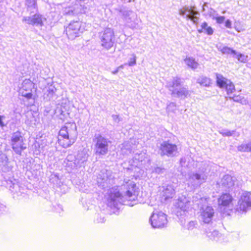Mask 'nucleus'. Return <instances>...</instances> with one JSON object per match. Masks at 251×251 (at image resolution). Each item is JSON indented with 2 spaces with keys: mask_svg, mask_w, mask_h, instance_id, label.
Here are the masks:
<instances>
[{
  "mask_svg": "<svg viewBox=\"0 0 251 251\" xmlns=\"http://www.w3.org/2000/svg\"><path fill=\"white\" fill-rule=\"evenodd\" d=\"M74 156L72 155H69L64 160V163L66 164V166H71L72 167V165H73V163L71 160L73 159Z\"/></svg>",
  "mask_w": 251,
  "mask_h": 251,
  "instance_id": "obj_35",
  "label": "nucleus"
},
{
  "mask_svg": "<svg viewBox=\"0 0 251 251\" xmlns=\"http://www.w3.org/2000/svg\"><path fill=\"white\" fill-rule=\"evenodd\" d=\"M225 17L224 16H219L216 18L217 23L222 24L225 21Z\"/></svg>",
  "mask_w": 251,
  "mask_h": 251,
  "instance_id": "obj_46",
  "label": "nucleus"
},
{
  "mask_svg": "<svg viewBox=\"0 0 251 251\" xmlns=\"http://www.w3.org/2000/svg\"><path fill=\"white\" fill-rule=\"evenodd\" d=\"M206 234L208 238L211 240H217L220 235L219 232L216 230L213 231H206Z\"/></svg>",
  "mask_w": 251,
  "mask_h": 251,
  "instance_id": "obj_32",
  "label": "nucleus"
},
{
  "mask_svg": "<svg viewBox=\"0 0 251 251\" xmlns=\"http://www.w3.org/2000/svg\"><path fill=\"white\" fill-rule=\"evenodd\" d=\"M29 16H24L22 19V22L29 25L36 26H42L44 25V21L46 18L42 15L37 13L30 14Z\"/></svg>",
  "mask_w": 251,
  "mask_h": 251,
  "instance_id": "obj_15",
  "label": "nucleus"
},
{
  "mask_svg": "<svg viewBox=\"0 0 251 251\" xmlns=\"http://www.w3.org/2000/svg\"><path fill=\"white\" fill-rule=\"evenodd\" d=\"M214 210L212 206H206L200 210V220L204 224H210L212 222L214 216Z\"/></svg>",
  "mask_w": 251,
  "mask_h": 251,
  "instance_id": "obj_17",
  "label": "nucleus"
},
{
  "mask_svg": "<svg viewBox=\"0 0 251 251\" xmlns=\"http://www.w3.org/2000/svg\"><path fill=\"white\" fill-rule=\"evenodd\" d=\"M120 15L126 22L128 26L131 28H136L138 25V20L137 14L132 10L126 8H121L119 10Z\"/></svg>",
  "mask_w": 251,
  "mask_h": 251,
  "instance_id": "obj_9",
  "label": "nucleus"
},
{
  "mask_svg": "<svg viewBox=\"0 0 251 251\" xmlns=\"http://www.w3.org/2000/svg\"><path fill=\"white\" fill-rule=\"evenodd\" d=\"M88 156L83 153H79L75 158L72 165V168H79L83 165V164L87 160Z\"/></svg>",
  "mask_w": 251,
  "mask_h": 251,
  "instance_id": "obj_24",
  "label": "nucleus"
},
{
  "mask_svg": "<svg viewBox=\"0 0 251 251\" xmlns=\"http://www.w3.org/2000/svg\"><path fill=\"white\" fill-rule=\"evenodd\" d=\"M5 119V117L4 115H0V127L3 128V127L6 126L8 124L7 122L5 123L4 120Z\"/></svg>",
  "mask_w": 251,
  "mask_h": 251,
  "instance_id": "obj_43",
  "label": "nucleus"
},
{
  "mask_svg": "<svg viewBox=\"0 0 251 251\" xmlns=\"http://www.w3.org/2000/svg\"><path fill=\"white\" fill-rule=\"evenodd\" d=\"M76 126L74 123H66L59 132V141L64 148L73 145L77 138Z\"/></svg>",
  "mask_w": 251,
  "mask_h": 251,
  "instance_id": "obj_2",
  "label": "nucleus"
},
{
  "mask_svg": "<svg viewBox=\"0 0 251 251\" xmlns=\"http://www.w3.org/2000/svg\"><path fill=\"white\" fill-rule=\"evenodd\" d=\"M136 185L135 182L128 178H125L122 189H126V192H120L118 186L110 188L108 189L105 196L107 201V205L112 209H119L123 204L132 206L136 204L137 198L135 194Z\"/></svg>",
  "mask_w": 251,
  "mask_h": 251,
  "instance_id": "obj_1",
  "label": "nucleus"
},
{
  "mask_svg": "<svg viewBox=\"0 0 251 251\" xmlns=\"http://www.w3.org/2000/svg\"><path fill=\"white\" fill-rule=\"evenodd\" d=\"M186 18L187 19L191 20L194 23H195V24L197 23L198 21L199 20V18L197 17V15L195 16V17H191L190 14H187L186 15Z\"/></svg>",
  "mask_w": 251,
  "mask_h": 251,
  "instance_id": "obj_44",
  "label": "nucleus"
},
{
  "mask_svg": "<svg viewBox=\"0 0 251 251\" xmlns=\"http://www.w3.org/2000/svg\"><path fill=\"white\" fill-rule=\"evenodd\" d=\"M94 151L97 155H105L108 152L110 141L100 133L95 134L93 139Z\"/></svg>",
  "mask_w": 251,
  "mask_h": 251,
  "instance_id": "obj_4",
  "label": "nucleus"
},
{
  "mask_svg": "<svg viewBox=\"0 0 251 251\" xmlns=\"http://www.w3.org/2000/svg\"><path fill=\"white\" fill-rule=\"evenodd\" d=\"M34 85V84L30 80L27 79L24 80L22 83V86L20 89V93L22 96L27 100L31 99Z\"/></svg>",
  "mask_w": 251,
  "mask_h": 251,
  "instance_id": "obj_19",
  "label": "nucleus"
},
{
  "mask_svg": "<svg viewBox=\"0 0 251 251\" xmlns=\"http://www.w3.org/2000/svg\"><path fill=\"white\" fill-rule=\"evenodd\" d=\"M217 85L220 88L225 89L227 94L229 95L232 94L235 91V86L230 80L223 76V75L216 74Z\"/></svg>",
  "mask_w": 251,
  "mask_h": 251,
  "instance_id": "obj_14",
  "label": "nucleus"
},
{
  "mask_svg": "<svg viewBox=\"0 0 251 251\" xmlns=\"http://www.w3.org/2000/svg\"><path fill=\"white\" fill-rule=\"evenodd\" d=\"M240 100V101L239 103H241L242 104H247L248 103V100L244 97H242Z\"/></svg>",
  "mask_w": 251,
  "mask_h": 251,
  "instance_id": "obj_48",
  "label": "nucleus"
},
{
  "mask_svg": "<svg viewBox=\"0 0 251 251\" xmlns=\"http://www.w3.org/2000/svg\"><path fill=\"white\" fill-rule=\"evenodd\" d=\"M221 186L226 191L229 189L234 185V181L232 177L229 175H225L221 181Z\"/></svg>",
  "mask_w": 251,
  "mask_h": 251,
  "instance_id": "obj_22",
  "label": "nucleus"
},
{
  "mask_svg": "<svg viewBox=\"0 0 251 251\" xmlns=\"http://www.w3.org/2000/svg\"><path fill=\"white\" fill-rule=\"evenodd\" d=\"M232 201V197L229 194H223L218 199L219 205L227 206Z\"/></svg>",
  "mask_w": 251,
  "mask_h": 251,
  "instance_id": "obj_26",
  "label": "nucleus"
},
{
  "mask_svg": "<svg viewBox=\"0 0 251 251\" xmlns=\"http://www.w3.org/2000/svg\"><path fill=\"white\" fill-rule=\"evenodd\" d=\"M150 221L153 228H163L166 226L168 223L166 215L161 211L153 212Z\"/></svg>",
  "mask_w": 251,
  "mask_h": 251,
  "instance_id": "obj_10",
  "label": "nucleus"
},
{
  "mask_svg": "<svg viewBox=\"0 0 251 251\" xmlns=\"http://www.w3.org/2000/svg\"><path fill=\"white\" fill-rule=\"evenodd\" d=\"M162 188L161 195L165 201L171 199L174 196L175 191L172 185H167L166 187H163Z\"/></svg>",
  "mask_w": 251,
  "mask_h": 251,
  "instance_id": "obj_23",
  "label": "nucleus"
},
{
  "mask_svg": "<svg viewBox=\"0 0 251 251\" xmlns=\"http://www.w3.org/2000/svg\"><path fill=\"white\" fill-rule=\"evenodd\" d=\"M189 11H190V8H189V7L185 6L183 8L179 9V13L181 16H184L187 15L186 12H188Z\"/></svg>",
  "mask_w": 251,
  "mask_h": 251,
  "instance_id": "obj_41",
  "label": "nucleus"
},
{
  "mask_svg": "<svg viewBox=\"0 0 251 251\" xmlns=\"http://www.w3.org/2000/svg\"><path fill=\"white\" fill-rule=\"evenodd\" d=\"M239 212H247L251 209V193L245 192L242 193L236 206Z\"/></svg>",
  "mask_w": 251,
  "mask_h": 251,
  "instance_id": "obj_12",
  "label": "nucleus"
},
{
  "mask_svg": "<svg viewBox=\"0 0 251 251\" xmlns=\"http://www.w3.org/2000/svg\"><path fill=\"white\" fill-rule=\"evenodd\" d=\"M112 117L113 120L117 123H119L121 121L119 116L117 115H112Z\"/></svg>",
  "mask_w": 251,
  "mask_h": 251,
  "instance_id": "obj_47",
  "label": "nucleus"
},
{
  "mask_svg": "<svg viewBox=\"0 0 251 251\" xmlns=\"http://www.w3.org/2000/svg\"><path fill=\"white\" fill-rule=\"evenodd\" d=\"M201 27V28L198 30L199 33H201L204 32L209 35L213 34V29L210 26H208V24L206 22H203L202 23Z\"/></svg>",
  "mask_w": 251,
  "mask_h": 251,
  "instance_id": "obj_27",
  "label": "nucleus"
},
{
  "mask_svg": "<svg viewBox=\"0 0 251 251\" xmlns=\"http://www.w3.org/2000/svg\"><path fill=\"white\" fill-rule=\"evenodd\" d=\"M219 50L223 53L230 55L233 57H236L239 61H243L242 57L244 56L241 53H237L236 50L227 47L220 46Z\"/></svg>",
  "mask_w": 251,
  "mask_h": 251,
  "instance_id": "obj_21",
  "label": "nucleus"
},
{
  "mask_svg": "<svg viewBox=\"0 0 251 251\" xmlns=\"http://www.w3.org/2000/svg\"><path fill=\"white\" fill-rule=\"evenodd\" d=\"M225 26L227 28H231V22L229 20H227L226 21Z\"/></svg>",
  "mask_w": 251,
  "mask_h": 251,
  "instance_id": "obj_49",
  "label": "nucleus"
},
{
  "mask_svg": "<svg viewBox=\"0 0 251 251\" xmlns=\"http://www.w3.org/2000/svg\"><path fill=\"white\" fill-rule=\"evenodd\" d=\"M25 5L27 11L30 14L37 11L38 7L36 0H25Z\"/></svg>",
  "mask_w": 251,
  "mask_h": 251,
  "instance_id": "obj_25",
  "label": "nucleus"
},
{
  "mask_svg": "<svg viewBox=\"0 0 251 251\" xmlns=\"http://www.w3.org/2000/svg\"><path fill=\"white\" fill-rule=\"evenodd\" d=\"M10 143L13 150L19 155H21L22 151L26 148L24 142V137L22 135L21 132L19 131L12 134Z\"/></svg>",
  "mask_w": 251,
  "mask_h": 251,
  "instance_id": "obj_6",
  "label": "nucleus"
},
{
  "mask_svg": "<svg viewBox=\"0 0 251 251\" xmlns=\"http://www.w3.org/2000/svg\"><path fill=\"white\" fill-rule=\"evenodd\" d=\"M197 82L204 87H209L212 83L211 79L205 76H200L197 79Z\"/></svg>",
  "mask_w": 251,
  "mask_h": 251,
  "instance_id": "obj_28",
  "label": "nucleus"
},
{
  "mask_svg": "<svg viewBox=\"0 0 251 251\" xmlns=\"http://www.w3.org/2000/svg\"><path fill=\"white\" fill-rule=\"evenodd\" d=\"M184 61L188 67L193 70L197 69L199 66L198 63L193 57H186Z\"/></svg>",
  "mask_w": 251,
  "mask_h": 251,
  "instance_id": "obj_29",
  "label": "nucleus"
},
{
  "mask_svg": "<svg viewBox=\"0 0 251 251\" xmlns=\"http://www.w3.org/2000/svg\"><path fill=\"white\" fill-rule=\"evenodd\" d=\"M96 218L95 222L97 223H103L105 221V217L100 214H96Z\"/></svg>",
  "mask_w": 251,
  "mask_h": 251,
  "instance_id": "obj_36",
  "label": "nucleus"
},
{
  "mask_svg": "<svg viewBox=\"0 0 251 251\" xmlns=\"http://www.w3.org/2000/svg\"><path fill=\"white\" fill-rule=\"evenodd\" d=\"M240 151H251V141L247 144H243L237 147Z\"/></svg>",
  "mask_w": 251,
  "mask_h": 251,
  "instance_id": "obj_31",
  "label": "nucleus"
},
{
  "mask_svg": "<svg viewBox=\"0 0 251 251\" xmlns=\"http://www.w3.org/2000/svg\"><path fill=\"white\" fill-rule=\"evenodd\" d=\"M176 104L175 102H170V104L168 105V108H170L171 107H176Z\"/></svg>",
  "mask_w": 251,
  "mask_h": 251,
  "instance_id": "obj_51",
  "label": "nucleus"
},
{
  "mask_svg": "<svg viewBox=\"0 0 251 251\" xmlns=\"http://www.w3.org/2000/svg\"><path fill=\"white\" fill-rule=\"evenodd\" d=\"M131 1V0H128V2H130Z\"/></svg>",
  "mask_w": 251,
  "mask_h": 251,
  "instance_id": "obj_54",
  "label": "nucleus"
},
{
  "mask_svg": "<svg viewBox=\"0 0 251 251\" xmlns=\"http://www.w3.org/2000/svg\"><path fill=\"white\" fill-rule=\"evenodd\" d=\"M165 169L160 167H155L152 169V172L157 174H161L164 172Z\"/></svg>",
  "mask_w": 251,
  "mask_h": 251,
  "instance_id": "obj_38",
  "label": "nucleus"
},
{
  "mask_svg": "<svg viewBox=\"0 0 251 251\" xmlns=\"http://www.w3.org/2000/svg\"><path fill=\"white\" fill-rule=\"evenodd\" d=\"M192 202L194 205V208L197 207L200 210L202 209L203 207H205L207 205V201L206 198L202 197L199 194H196L192 197Z\"/></svg>",
  "mask_w": 251,
  "mask_h": 251,
  "instance_id": "obj_20",
  "label": "nucleus"
},
{
  "mask_svg": "<svg viewBox=\"0 0 251 251\" xmlns=\"http://www.w3.org/2000/svg\"><path fill=\"white\" fill-rule=\"evenodd\" d=\"M208 174L202 170L191 172L188 174V184L192 189L200 187L207 179Z\"/></svg>",
  "mask_w": 251,
  "mask_h": 251,
  "instance_id": "obj_5",
  "label": "nucleus"
},
{
  "mask_svg": "<svg viewBox=\"0 0 251 251\" xmlns=\"http://www.w3.org/2000/svg\"><path fill=\"white\" fill-rule=\"evenodd\" d=\"M132 57L129 58V61L128 62V65L129 66H133L136 63V57L134 54L132 55Z\"/></svg>",
  "mask_w": 251,
  "mask_h": 251,
  "instance_id": "obj_42",
  "label": "nucleus"
},
{
  "mask_svg": "<svg viewBox=\"0 0 251 251\" xmlns=\"http://www.w3.org/2000/svg\"><path fill=\"white\" fill-rule=\"evenodd\" d=\"M242 96L240 95H234L233 97H229V99L232 100L234 101L239 102Z\"/></svg>",
  "mask_w": 251,
  "mask_h": 251,
  "instance_id": "obj_45",
  "label": "nucleus"
},
{
  "mask_svg": "<svg viewBox=\"0 0 251 251\" xmlns=\"http://www.w3.org/2000/svg\"><path fill=\"white\" fill-rule=\"evenodd\" d=\"M0 167L1 171L4 173L11 172L12 168L11 165L10 164L9 161L7 162V163L1 164Z\"/></svg>",
  "mask_w": 251,
  "mask_h": 251,
  "instance_id": "obj_33",
  "label": "nucleus"
},
{
  "mask_svg": "<svg viewBox=\"0 0 251 251\" xmlns=\"http://www.w3.org/2000/svg\"><path fill=\"white\" fill-rule=\"evenodd\" d=\"M190 205V201L186 198L179 199L176 204V215L177 217H182L186 215Z\"/></svg>",
  "mask_w": 251,
  "mask_h": 251,
  "instance_id": "obj_18",
  "label": "nucleus"
},
{
  "mask_svg": "<svg viewBox=\"0 0 251 251\" xmlns=\"http://www.w3.org/2000/svg\"><path fill=\"white\" fill-rule=\"evenodd\" d=\"M55 91L56 89L54 88V87L52 86L49 87L46 93L45 94V95H47L46 98L49 100H52L53 98H55Z\"/></svg>",
  "mask_w": 251,
  "mask_h": 251,
  "instance_id": "obj_30",
  "label": "nucleus"
},
{
  "mask_svg": "<svg viewBox=\"0 0 251 251\" xmlns=\"http://www.w3.org/2000/svg\"><path fill=\"white\" fill-rule=\"evenodd\" d=\"M183 161V158H181V160H180V162H182Z\"/></svg>",
  "mask_w": 251,
  "mask_h": 251,
  "instance_id": "obj_53",
  "label": "nucleus"
},
{
  "mask_svg": "<svg viewBox=\"0 0 251 251\" xmlns=\"http://www.w3.org/2000/svg\"><path fill=\"white\" fill-rule=\"evenodd\" d=\"M205 7H207V4L206 3H204L202 6L203 10H205Z\"/></svg>",
  "mask_w": 251,
  "mask_h": 251,
  "instance_id": "obj_52",
  "label": "nucleus"
},
{
  "mask_svg": "<svg viewBox=\"0 0 251 251\" xmlns=\"http://www.w3.org/2000/svg\"><path fill=\"white\" fill-rule=\"evenodd\" d=\"M181 79L178 77H173L171 81L167 83L166 86L173 97L184 100L190 95L187 88L181 86Z\"/></svg>",
  "mask_w": 251,
  "mask_h": 251,
  "instance_id": "obj_3",
  "label": "nucleus"
},
{
  "mask_svg": "<svg viewBox=\"0 0 251 251\" xmlns=\"http://www.w3.org/2000/svg\"><path fill=\"white\" fill-rule=\"evenodd\" d=\"M235 130H229L227 129H223L219 131V133L223 136L230 137L234 133Z\"/></svg>",
  "mask_w": 251,
  "mask_h": 251,
  "instance_id": "obj_34",
  "label": "nucleus"
},
{
  "mask_svg": "<svg viewBox=\"0 0 251 251\" xmlns=\"http://www.w3.org/2000/svg\"><path fill=\"white\" fill-rule=\"evenodd\" d=\"M197 225L198 224L197 221H190L187 225V228L189 230H192L194 228L196 227V226H197Z\"/></svg>",
  "mask_w": 251,
  "mask_h": 251,
  "instance_id": "obj_40",
  "label": "nucleus"
},
{
  "mask_svg": "<svg viewBox=\"0 0 251 251\" xmlns=\"http://www.w3.org/2000/svg\"><path fill=\"white\" fill-rule=\"evenodd\" d=\"M159 148L161 156L166 155L168 157L176 156L177 153V147L169 141H163L160 143Z\"/></svg>",
  "mask_w": 251,
  "mask_h": 251,
  "instance_id": "obj_11",
  "label": "nucleus"
},
{
  "mask_svg": "<svg viewBox=\"0 0 251 251\" xmlns=\"http://www.w3.org/2000/svg\"><path fill=\"white\" fill-rule=\"evenodd\" d=\"M188 12V14H190L192 17L200 15L199 12L196 10V7L194 6L190 9V11H189Z\"/></svg>",
  "mask_w": 251,
  "mask_h": 251,
  "instance_id": "obj_37",
  "label": "nucleus"
},
{
  "mask_svg": "<svg viewBox=\"0 0 251 251\" xmlns=\"http://www.w3.org/2000/svg\"><path fill=\"white\" fill-rule=\"evenodd\" d=\"M111 172L106 170H102L97 176V183L98 186L102 189L109 187L113 182V180L111 177Z\"/></svg>",
  "mask_w": 251,
  "mask_h": 251,
  "instance_id": "obj_13",
  "label": "nucleus"
},
{
  "mask_svg": "<svg viewBox=\"0 0 251 251\" xmlns=\"http://www.w3.org/2000/svg\"><path fill=\"white\" fill-rule=\"evenodd\" d=\"M4 179L6 183V187L9 188L14 198H18L24 193V187L21 186L17 179L10 176H4Z\"/></svg>",
  "mask_w": 251,
  "mask_h": 251,
  "instance_id": "obj_8",
  "label": "nucleus"
},
{
  "mask_svg": "<svg viewBox=\"0 0 251 251\" xmlns=\"http://www.w3.org/2000/svg\"><path fill=\"white\" fill-rule=\"evenodd\" d=\"M120 68H123V66L121 65V66H119V67H118L115 70L113 71L112 72V73L114 75L117 74L118 73Z\"/></svg>",
  "mask_w": 251,
  "mask_h": 251,
  "instance_id": "obj_50",
  "label": "nucleus"
},
{
  "mask_svg": "<svg viewBox=\"0 0 251 251\" xmlns=\"http://www.w3.org/2000/svg\"><path fill=\"white\" fill-rule=\"evenodd\" d=\"M7 162H8V159L5 154H2L0 155V166L1 164L7 163Z\"/></svg>",
  "mask_w": 251,
  "mask_h": 251,
  "instance_id": "obj_39",
  "label": "nucleus"
},
{
  "mask_svg": "<svg viewBox=\"0 0 251 251\" xmlns=\"http://www.w3.org/2000/svg\"><path fill=\"white\" fill-rule=\"evenodd\" d=\"M101 46L107 50L111 49L115 41V35L113 30L106 28L100 34Z\"/></svg>",
  "mask_w": 251,
  "mask_h": 251,
  "instance_id": "obj_7",
  "label": "nucleus"
},
{
  "mask_svg": "<svg viewBox=\"0 0 251 251\" xmlns=\"http://www.w3.org/2000/svg\"><path fill=\"white\" fill-rule=\"evenodd\" d=\"M81 22L79 21H72L66 27L65 32L68 37L71 40L79 36Z\"/></svg>",
  "mask_w": 251,
  "mask_h": 251,
  "instance_id": "obj_16",
  "label": "nucleus"
}]
</instances>
